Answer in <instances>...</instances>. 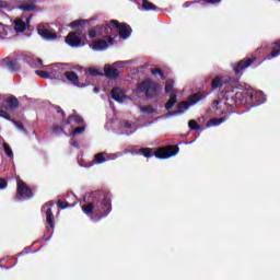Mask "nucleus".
<instances>
[{
    "mask_svg": "<svg viewBox=\"0 0 280 280\" xmlns=\"http://www.w3.org/2000/svg\"><path fill=\"white\" fill-rule=\"evenodd\" d=\"M88 200L82 207V211L92 222H100L103 218H106L113 206L110 205V197L100 190L89 192L85 196Z\"/></svg>",
    "mask_w": 280,
    "mask_h": 280,
    "instance_id": "f257e3e1",
    "label": "nucleus"
},
{
    "mask_svg": "<svg viewBox=\"0 0 280 280\" xmlns=\"http://www.w3.org/2000/svg\"><path fill=\"white\" fill-rule=\"evenodd\" d=\"M221 100L213 102L218 106L221 102H224L230 108H235V106H244L248 104V90L241 91L238 89L226 90L221 94Z\"/></svg>",
    "mask_w": 280,
    "mask_h": 280,
    "instance_id": "f03ea898",
    "label": "nucleus"
},
{
    "mask_svg": "<svg viewBox=\"0 0 280 280\" xmlns=\"http://www.w3.org/2000/svg\"><path fill=\"white\" fill-rule=\"evenodd\" d=\"M207 95L209 94L202 92L191 94L190 96H188L187 101H182L177 104V110L166 114V119H170V117H178L180 115H185V110H189L191 106H196L198 102H202V100H206Z\"/></svg>",
    "mask_w": 280,
    "mask_h": 280,
    "instance_id": "7ed1b4c3",
    "label": "nucleus"
},
{
    "mask_svg": "<svg viewBox=\"0 0 280 280\" xmlns=\"http://www.w3.org/2000/svg\"><path fill=\"white\" fill-rule=\"evenodd\" d=\"M45 69L50 70L51 80H61V82H71V65L52 63L50 66H45Z\"/></svg>",
    "mask_w": 280,
    "mask_h": 280,
    "instance_id": "20e7f679",
    "label": "nucleus"
},
{
    "mask_svg": "<svg viewBox=\"0 0 280 280\" xmlns=\"http://www.w3.org/2000/svg\"><path fill=\"white\" fill-rule=\"evenodd\" d=\"M88 23L89 20H75L71 23V30H77L71 33V47H84L86 45L85 36L79 27H84Z\"/></svg>",
    "mask_w": 280,
    "mask_h": 280,
    "instance_id": "39448f33",
    "label": "nucleus"
},
{
    "mask_svg": "<svg viewBox=\"0 0 280 280\" xmlns=\"http://www.w3.org/2000/svg\"><path fill=\"white\" fill-rule=\"evenodd\" d=\"M110 32H114L116 30L119 34V37L122 38L124 40H127V38H130V35L132 34V28L130 25L126 23L119 24L117 20H112L108 24L107 27H105V31L107 34Z\"/></svg>",
    "mask_w": 280,
    "mask_h": 280,
    "instance_id": "423d86ee",
    "label": "nucleus"
},
{
    "mask_svg": "<svg viewBox=\"0 0 280 280\" xmlns=\"http://www.w3.org/2000/svg\"><path fill=\"white\" fill-rule=\"evenodd\" d=\"M91 75H100V71L96 69H89L85 71L84 77L81 79L78 77V74H75V72H71V84L78 89H84L91 84V82H89V78H91Z\"/></svg>",
    "mask_w": 280,
    "mask_h": 280,
    "instance_id": "0eeeda50",
    "label": "nucleus"
},
{
    "mask_svg": "<svg viewBox=\"0 0 280 280\" xmlns=\"http://www.w3.org/2000/svg\"><path fill=\"white\" fill-rule=\"evenodd\" d=\"M138 93H147L149 97H152L159 93V85L151 79H147L139 83L137 86Z\"/></svg>",
    "mask_w": 280,
    "mask_h": 280,
    "instance_id": "6e6552de",
    "label": "nucleus"
},
{
    "mask_svg": "<svg viewBox=\"0 0 280 280\" xmlns=\"http://www.w3.org/2000/svg\"><path fill=\"white\" fill-rule=\"evenodd\" d=\"M115 38H117V35L109 34V36H104L94 44H90V47L93 51H106V49L115 43Z\"/></svg>",
    "mask_w": 280,
    "mask_h": 280,
    "instance_id": "1a4fd4ad",
    "label": "nucleus"
},
{
    "mask_svg": "<svg viewBox=\"0 0 280 280\" xmlns=\"http://www.w3.org/2000/svg\"><path fill=\"white\" fill-rule=\"evenodd\" d=\"M248 104L254 106H261L266 102V95L261 91L248 89L247 90Z\"/></svg>",
    "mask_w": 280,
    "mask_h": 280,
    "instance_id": "9d476101",
    "label": "nucleus"
},
{
    "mask_svg": "<svg viewBox=\"0 0 280 280\" xmlns=\"http://www.w3.org/2000/svg\"><path fill=\"white\" fill-rule=\"evenodd\" d=\"M179 149L176 145L173 147H165L162 149H159L155 152V158L156 159H172V156H176V154H178Z\"/></svg>",
    "mask_w": 280,
    "mask_h": 280,
    "instance_id": "9b49d317",
    "label": "nucleus"
},
{
    "mask_svg": "<svg viewBox=\"0 0 280 280\" xmlns=\"http://www.w3.org/2000/svg\"><path fill=\"white\" fill-rule=\"evenodd\" d=\"M18 196L20 200H30L34 198V192H32V189L25 183L18 180Z\"/></svg>",
    "mask_w": 280,
    "mask_h": 280,
    "instance_id": "f8f14e48",
    "label": "nucleus"
},
{
    "mask_svg": "<svg viewBox=\"0 0 280 280\" xmlns=\"http://www.w3.org/2000/svg\"><path fill=\"white\" fill-rule=\"evenodd\" d=\"M37 34L44 38V40H56L58 34L49 30V26L46 24H39L37 27Z\"/></svg>",
    "mask_w": 280,
    "mask_h": 280,
    "instance_id": "ddd939ff",
    "label": "nucleus"
},
{
    "mask_svg": "<svg viewBox=\"0 0 280 280\" xmlns=\"http://www.w3.org/2000/svg\"><path fill=\"white\" fill-rule=\"evenodd\" d=\"M238 78L229 80L225 77H214L211 82L212 91H215L218 89H222L224 84H231L233 82H238Z\"/></svg>",
    "mask_w": 280,
    "mask_h": 280,
    "instance_id": "4468645a",
    "label": "nucleus"
},
{
    "mask_svg": "<svg viewBox=\"0 0 280 280\" xmlns=\"http://www.w3.org/2000/svg\"><path fill=\"white\" fill-rule=\"evenodd\" d=\"M54 207V201H49L47 205L43 207V211L46 213V222L49 224L50 229H54V211L51 210Z\"/></svg>",
    "mask_w": 280,
    "mask_h": 280,
    "instance_id": "2eb2a0df",
    "label": "nucleus"
},
{
    "mask_svg": "<svg viewBox=\"0 0 280 280\" xmlns=\"http://www.w3.org/2000/svg\"><path fill=\"white\" fill-rule=\"evenodd\" d=\"M112 98L115 102H118V104H124L128 100V96H126V91L119 89V88H114L112 90Z\"/></svg>",
    "mask_w": 280,
    "mask_h": 280,
    "instance_id": "dca6fc26",
    "label": "nucleus"
},
{
    "mask_svg": "<svg viewBox=\"0 0 280 280\" xmlns=\"http://www.w3.org/2000/svg\"><path fill=\"white\" fill-rule=\"evenodd\" d=\"M254 62L255 60L253 58L243 59L233 66V71L236 75H240V71H244V69H247V67H250Z\"/></svg>",
    "mask_w": 280,
    "mask_h": 280,
    "instance_id": "f3484780",
    "label": "nucleus"
},
{
    "mask_svg": "<svg viewBox=\"0 0 280 280\" xmlns=\"http://www.w3.org/2000/svg\"><path fill=\"white\" fill-rule=\"evenodd\" d=\"M104 73L106 78H109L112 80H117V78H119V69L110 65H105Z\"/></svg>",
    "mask_w": 280,
    "mask_h": 280,
    "instance_id": "a211bd4d",
    "label": "nucleus"
},
{
    "mask_svg": "<svg viewBox=\"0 0 280 280\" xmlns=\"http://www.w3.org/2000/svg\"><path fill=\"white\" fill-rule=\"evenodd\" d=\"M69 124H71V119L68 118L67 120L65 121H61V126L62 127H59V126H55L52 127V132L57 136V137H62V135H67V126H69Z\"/></svg>",
    "mask_w": 280,
    "mask_h": 280,
    "instance_id": "6ab92c4d",
    "label": "nucleus"
},
{
    "mask_svg": "<svg viewBox=\"0 0 280 280\" xmlns=\"http://www.w3.org/2000/svg\"><path fill=\"white\" fill-rule=\"evenodd\" d=\"M120 128L127 136L135 135L137 131V125L130 124L129 121L121 122Z\"/></svg>",
    "mask_w": 280,
    "mask_h": 280,
    "instance_id": "aec40b11",
    "label": "nucleus"
},
{
    "mask_svg": "<svg viewBox=\"0 0 280 280\" xmlns=\"http://www.w3.org/2000/svg\"><path fill=\"white\" fill-rule=\"evenodd\" d=\"M108 153L106 152H101L94 155L93 163L94 165H102V163H107L108 162Z\"/></svg>",
    "mask_w": 280,
    "mask_h": 280,
    "instance_id": "412c9836",
    "label": "nucleus"
},
{
    "mask_svg": "<svg viewBox=\"0 0 280 280\" xmlns=\"http://www.w3.org/2000/svg\"><path fill=\"white\" fill-rule=\"evenodd\" d=\"M176 102H178V95L171 94L170 100L165 104L166 110H172V108H174V106L176 105Z\"/></svg>",
    "mask_w": 280,
    "mask_h": 280,
    "instance_id": "4be33fe9",
    "label": "nucleus"
},
{
    "mask_svg": "<svg viewBox=\"0 0 280 280\" xmlns=\"http://www.w3.org/2000/svg\"><path fill=\"white\" fill-rule=\"evenodd\" d=\"M14 30L15 32H23L24 30H27V24L25 21L18 19L14 21Z\"/></svg>",
    "mask_w": 280,
    "mask_h": 280,
    "instance_id": "5701e85b",
    "label": "nucleus"
},
{
    "mask_svg": "<svg viewBox=\"0 0 280 280\" xmlns=\"http://www.w3.org/2000/svg\"><path fill=\"white\" fill-rule=\"evenodd\" d=\"M224 121H226V118H213V119H210L207 122L206 128H213L215 126H220V124H224Z\"/></svg>",
    "mask_w": 280,
    "mask_h": 280,
    "instance_id": "b1692460",
    "label": "nucleus"
},
{
    "mask_svg": "<svg viewBox=\"0 0 280 280\" xmlns=\"http://www.w3.org/2000/svg\"><path fill=\"white\" fill-rule=\"evenodd\" d=\"M35 73L39 78H44V80H51V70L50 69H47V71H45V70H36Z\"/></svg>",
    "mask_w": 280,
    "mask_h": 280,
    "instance_id": "393cba45",
    "label": "nucleus"
},
{
    "mask_svg": "<svg viewBox=\"0 0 280 280\" xmlns=\"http://www.w3.org/2000/svg\"><path fill=\"white\" fill-rule=\"evenodd\" d=\"M71 124L72 128H75V126H82L86 122H84V118L80 117L79 115L71 116Z\"/></svg>",
    "mask_w": 280,
    "mask_h": 280,
    "instance_id": "a878e982",
    "label": "nucleus"
},
{
    "mask_svg": "<svg viewBox=\"0 0 280 280\" xmlns=\"http://www.w3.org/2000/svg\"><path fill=\"white\" fill-rule=\"evenodd\" d=\"M20 10L23 12H33V10H36V4L34 2H26L20 7Z\"/></svg>",
    "mask_w": 280,
    "mask_h": 280,
    "instance_id": "bb28decb",
    "label": "nucleus"
},
{
    "mask_svg": "<svg viewBox=\"0 0 280 280\" xmlns=\"http://www.w3.org/2000/svg\"><path fill=\"white\" fill-rule=\"evenodd\" d=\"M5 103L10 106V108H19V98L15 96H10L9 98L5 100Z\"/></svg>",
    "mask_w": 280,
    "mask_h": 280,
    "instance_id": "cd10ccee",
    "label": "nucleus"
},
{
    "mask_svg": "<svg viewBox=\"0 0 280 280\" xmlns=\"http://www.w3.org/2000/svg\"><path fill=\"white\" fill-rule=\"evenodd\" d=\"M140 112L143 114V115H156L158 112H156V108L152 107V106H144V107H141L140 108Z\"/></svg>",
    "mask_w": 280,
    "mask_h": 280,
    "instance_id": "c85d7f7f",
    "label": "nucleus"
},
{
    "mask_svg": "<svg viewBox=\"0 0 280 280\" xmlns=\"http://www.w3.org/2000/svg\"><path fill=\"white\" fill-rule=\"evenodd\" d=\"M84 130H86V124L84 125H79V127H75L72 131H71V137H78V135H82L84 132Z\"/></svg>",
    "mask_w": 280,
    "mask_h": 280,
    "instance_id": "c756f323",
    "label": "nucleus"
},
{
    "mask_svg": "<svg viewBox=\"0 0 280 280\" xmlns=\"http://www.w3.org/2000/svg\"><path fill=\"white\" fill-rule=\"evenodd\" d=\"M142 10H144V12H150V10H156V5L148 0H142Z\"/></svg>",
    "mask_w": 280,
    "mask_h": 280,
    "instance_id": "7c9ffc66",
    "label": "nucleus"
},
{
    "mask_svg": "<svg viewBox=\"0 0 280 280\" xmlns=\"http://www.w3.org/2000/svg\"><path fill=\"white\" fill-rule=\"evenodd\" d=\"M2 148H3L7 156H9V159H12L14 156V153L12 152V149L10 148V144L3 143Z\"/></svg>",
    "mask_w": 280,
    "mask_h": 280,
    "instance_id": "2f4dec72",
    "label": "nucleus"
},
{
    "mask_svg": "<svg viewBox=\"0 0 280 280\" xmlns=\"http://www.w3.org/2000/svg\"><path fill=\"white\" fill-rule=\"evenodd\" d=\"M100 27H94L89 31V38H96V36H100Z\"/></svg>",
    "mask_w": 280,
    "mask_h": 280,
    "instance_id": "473e14b6",
    "label": "nucleus"
},
{
    "mask_svg": "<svg viewBox=\"0 0 280 280\" xmlns=\"http://www.w3.org/2000/svg\"><path fill=\"white\" fill-rule=\"evenodd\" d=\"M120 156H124V152L113 153L112 155L107 153V162L117 161V159H120Z\"/></svg>",
    "mask_w": 280,
    "mask_h": 280,
    "instance_id": "72a5a7b5",
    "label": "nucleus"
},
{
    "mask_svg": "<svg viewBox=\"0 0 280 280\" xmlns=\"http://www.w3.org/2000/svg\"><path fill=\"white\" fill-rule=\"evenodd\" d=\"M8 26H5L3 23H0V38H5L8 36Z\"/></svg>",
    "mask_w": 280,
    "mask_h": 280,
    "instance_id": "f704fd0d",
    "label": "nucleus"
},
{
    "mask_svg": "<svg viewBox=\"0 0 280 280\" xmlns=\"http://www.w3.org/2000/svg\"><path fill=\"white\" fill-rule=\"evenodd\" d=\"M152 75H159L161 78V80H165V73L163 72V70L155 68L151 70Z\"/></svg>",
    "mask_w": 280,
    "mask_h": 280,
    "instance_id": "c9c22d12",
    "label": "nucleus"
},
{
    "mask_svg": "<svg viewBox=\"0 0 280 280\" xmlns=\"http://www.w3.org/2000/svg\"><path fill=\"white\" fill-rule=\"evenodd\" d=\"M172 89H174V80H167L165 85V93H172Z\"/></svg>",
    "mask_w": 280,
    "mask_h": 280,
    "instance_id": "e433bc0d",
    "label": "nucleus"
},
{
    "mask_svg": "<svg viewBox=\"0 0 280 280\" xmlns=\"http://www.w3.org/2000/svg\"><path fill=\"white\" fill-rule=\"evenodd\" d=\"M139 153L142 154V156H145V159H150V156H152V150L150 149H140Z\"/></svg>",
    "mask_w": 280,
    "mask_h": 280,
    "instance_id": "4c0bfd02",
    "label": "nucleus"
},
{
    "mask_svg": "<svg viewBox=\"0 0 280 280\" xmlns=\"http://www.w3.org/2000/svg\"><path fill=\"white\" fill-rule=\"evenodd\" d=\"M188 127L191 129V130H200V125H198V122L196 120H190L188 122Z\"/></svg>",
    "mask_w": 280,
    "mask_h": 280,
    "instance_id": "58836bf2",
    "label": "nucleus"
},
{
    "mask_svg": "<svg viewBox=\"0 0 280 280\" xmlns=\"http://www.w3.org/2000/svg\"><path fill=\"white\" fill-rule=\"evenodd\" d=\"M12 124H14L18 130H20L21 132H25V127L23 126V122L13 120Z\"/></svg>",
    "mask_w": 280,
    "mask_h": 280,
    "instance_id": "ea45409f",
    "label": "nucleus"
},
{
    "mask_svg": "<svg viewBox=\"0 0 280 280\" xmlns=\"http://www.w3.org/2000/svg\"><path fill=\"white\" fill-rule=\"evenodd\" d=\"M115 69H124L126 67V61H116L113 63Z\"/></svg>",
    "mask_w": 280,
    "mask_h": 280,
    "instance_id": "a19ab883",
    "label": "nucleus"
},
{
    "mask_svg": "<svg viewBox=\"0 0 280 280\" xmlns=\"http://www.w3.org/2000/svg\"><path fill=\"white\" fill-rule=\"evenodd\" d=\"M4 62L9 69H14V65H16V62L10 58L4 59Z\"/></svg>",
    "mask_w": 280,
    "mask_h": 280,
    "instance_id": "79ce46f5",
    "label": "nucleus"
},
{
    "mask_svg": "<svg viewBox=\"0 0 280 280\" xmlns=\"http://www.w3.org/2000/svg\"><path fill=\"white\" fill-rule=\"evenodd\" d=\"M277 56H280V50L271 51L270 55L265 60H272V58H277Z\"/></svg>",
    "mask_w": 280,
    "mask_h": 280,
    "instance_id": "37998d69",
    "label": "nucleus"
},
{
    "mask_svg": "<svg viewBox=\"0 0 280 280\" xmlns=\"http://www.w3.org/2000/svg\"><path fill=\"white\" fill-rule=\"evenodd\" d=\"M0 117H2V119H7V121H14L13 119H10V114H7L4 110H0Z\"/></svg>",
    "mask_w": 280,
    "mask_h": 280,
    "instance_id": "c03bdc74",
    "label": "nucleus"
},
{
    "mask_svg": "<svg viewBox=\"0 0 280 280\" xmlns=\"http://www.w3.org/2000/svg\"><path fill=\"white\" fill-rule=\"evenodd\" d=\"M57 205H58L59 209L69 208V203H67L66 201H58Z\"/></svg>",
    "mask_w": 280,
    "mask_h": 280,
    "instance_id": "a18cd8bd",
    "label": "nucleus"
},
{
    "mask_svg": "<svg viewBox=\"0 0 280 280\" xmlns=\"http://www.w3.org/2000/svg\"><path fill=\"white\" fill-rule=\"evenodd\" d=\"M8 187V182L5 179L0 178V189H5Z\"/></svg>",
    "mask_w": 280,
    "mask_h": 280,
    "instance_id": "49530a36",
    "label": "nucleus"
},
{
    "mask_svg": "<svg viewBox=\"0 0 280 280\" xmlns=\"http://www.w3.org/2000/svg\"><path fill=\"white\" fill-rule=\"evenodd\" d=\"M34 67H43V59H35Z\"/></svg>",
    "mask_w": 280,
    "mask_h": 280,
    "instance_id": "de8ad7c7",
    "label": "nucleus"
},
{
    "mask_svg": "<svg viewBox=\"0 0 280 280\" xmlns=\"http://www.w3.org/2000/svg\"><path fill=\"white\" fill-rule=\"evenodd\" d=\"M65 43H67V45H71V33H68L66 36Z\"/></svg>",
    "mask_w": 280,
    "mask_h": 280,
    "instance_id": "09e8293b",
    "label": "nucleus"
},
{
    "mask_svg": "<svg viewBox=\"0 0 280 280\" xmlns=\"http://www.w3.org/2000/svg\"><path fill=\"white\" fill-rule=\"evenodd\" d=\"M57 113L61 116L62 119H65V112L60 107L57 108Z\"/></svg>",
    "mask_w": 280,
    "mask_h": 280,
    "instance_id": "8fccbe9b",
    "label": "nucleus"
},
{
    "mask_svg": "<svg viewBox=\"0 0 280 280\" xmlns=\"http://www.w3.org/2000/svg\"><path fill=\"white\" fill-rule=\"evenodd\" d=\"M72 69H74V71H80V73H82V69H84V68H82L80 66H72Z\"/></svg>",
    "mask_w": 280,
    "mask_h": 280,
    "instance_id": "3c124183",
    "label": "nucleus"
},
{
    "mask_svg": "<svg viewBox=\"0 0 280 280\" xmlns=\"http://www.w3.org/2000/svg\"><path fill=\"white\" fill-rule=\"evenodd\" d=\"M49 240H51V233L49 236L42 237V242H49Z\"/></svg>",
    "mask_w": 280,
    "mask_h": 280,
    "instance_id": "603ef678",
    "label": "nucleus"
},
{
    "mask_svg": "<svg viewBox=\"0 0 280 280\" xmlns=\"http://www.w3.org/2000/svg\"><path fill=\"white\" fill-rule=\"evenodd\" d=\"M207 3H220L222 0H206Z\"/></svg>",
    "mask_w": 280,
    "mask_h": 280,
    "instance_id": "864d4df0",
    "label": "nucleus"
},
{
    "mask_svg": "<svg viewBox=\"0 0 280 280\" xmlns=\"http://www.w3.org/2000/svg\"><path fill=\"white\" fill-rule=\"evenodd\" d=\"M125 65H135V60H126Z\"/></svg>",
    "mask_w": 280,
    "mask_h": 280,
    "instance_id": "5fc2aeb1",
    "label": "nucleus"
},
{
    "mask_svg": "<svg viewBox=\"0 0 280 280\" xmlns=\"http://www.w3.org/2000/svg\"><path fill=\"white\" fill-rule=\"evenodd\" d=\"M189 5H191V2H185L184 3V8H189Z\"/></svg>",
    "mask_w": 280,
    "mask_h": 280,
    "instance_id": "6e6d98bb",
    "label": "nucleus"
},
{
    "mask_svg": "<svg viewBox=\"0 0 280 280\" xmlns=\"http://www.w3.org/2000/svg\"><path fill=\"white\" fill-rule=\"evenodd\" d=\"M0 8H5V2L4 1H0Z\"/></svg>",
    "mask_w": 280,
    "mask_h": 280,
    "instance_id": "4d7b16f0",
    "label": "nucleus"
},
{
    "mask_svg": "<svg viewBox=\"0 0 280 280\" xmlns=\"http://www.w3.org/2000/svg\"><path fill=\"white\" fill-rule=\"evenodd\" d=\"M94 93H100V88H94Z\"/></svg>",
    "mask_w": 280,
    "mask_h": 280,
    "instance_id": "13d9d810",
    "label": "nucleus"
},
{
    "mask_svg": "<svg viewBox=\"0 0 280 280\" xmlns=\"http://www.w3.org/2000/svg\"><path fill=\"white\" fill-rule=\"evenodd\" d=\"M128 152H130V151H128V150H125V151L122 152V154H128Z\"/></svg>",
    "mask_w": 280,
    "mask_h": 280,
    "instance_id": "bf43d9fd",
    "label": "nucleus"
},
{
    "mask_svg": "<svg viewBox=\"0 0 280 280\" xmlns=\"http://www.w3.org/2000/svg\"><path fill=\"white\" fill-rule=\"evenodd\" d=\"M194 143V141H190L189 144Z\"/></svg>",
    "mask_w": 280,
    "mask_h": 280,
    "instance_id": "052dcab7",
    "label": "nucleus"
},
{
    "mask_svg": "<svg viewBox=\"0 0 280 280\" xmlns=\"http://www.w3.org/2000/svg\"><path fill=\"white\" fill-rule=\"evenodd\" d=\"M278 1H280V0H278Z\"/></svg>",
    "mask_w": 280,
    "mask_h": 280,
    "instance_id": "680f3d73",
    "label": "nucleus"
}]
</instances>
